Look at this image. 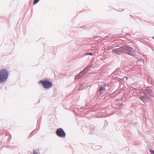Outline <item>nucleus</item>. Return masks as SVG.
<instances>
[{
  "mask_svg": "<svg viewBox=\"0 0 154 154\" xmlns=\"http://www.w3.org/2000/svg\"><path fill=\"white\" fill-rule=\"evenodd\" d=\"M105 90V88L104 87L101 86L100 88L99 91L101 92L102 91Z\"/></svg>",
  "mask_w": 154,
  "mask_h": 154,
  "instance_id": "39448f33",
  "label": "nucleus"
},
{
  "mask_svg": "<svg viewBox=\"0 0 154 154\" xmlns=\"http://www.w3.org/2000/svg\"><path fill=\"white\" fill-rule=\"evenodd\" d=\"M8 72L5 69H2L0 70V83L5 82L8 78Z\"/></svg>",
  "mask_w": 154,
  "mask_h": 154,
  "instance_id": "f03ea898",
  "label": "nucleus"
},
{
  "mask_svg": "<svg viewBox=\"0 0 154 154\" xmlns=\"http://www.w3.org/2000/svg\"><path fill=\"white\" fill-rule=\"evenodd\" d=\"M112 52L116 54H120L122 53H128L132 56H133L135 51L131 48L127 46H125L120 48L112 50Z\"/></svg>",
  "mask_w": 154,
  "mask_h": 154,
  "instance_id": "f257e3e1",
  "label": "nucleus"
},
{
  "mask_svg": "<svg viewBox=\"0 0 154 154\" xmlns=\"http://www.w3.org/2000/svg\"><path fill=\"white\" fill-rule=\"evenodd\" d=\"M87 55H92V54L91 53H89Z\"/></svg>",
  "mask_w": 154,
  "mask_h": 154,
  "instance_id": "1a4fd4ad",
  "label": "nucleus"
},
{
  "mask_svg": "<svg viewBox=\"0 0 154 154\" xmlns=\"http://www.w3.org/2000/svg\"><path fill=\"white\" fill-rule=\"evenodd\" d=\"M126 79H128V78H127V77H126Z\"/></svg>",
  "mask_w": 154,
  "mask_h": 154,
  "instance_id": "f8f14e48",
  "label": "nucleus"
},
{
  "mask_svg": "<svg viewBox=\"0 0 154 154\" xmlns=\"http://www.w3.org/2000/svg\"><path fill=\"white\" fill-rule=\"evenodd\" d=\"M143 97H140V99L143 100Z\"/></svg>",
  "mask_w": 154,
  "mask_h": 154,
  "instance_id": "9b49d317",
  "label": "nucleus"
},
{
  "mask_svg": "<svg viewBox=\"0 0 154 154\" xmlns=\"http://www.w3.org/2000/svg\"><path fill=\"white\" fill-rule=\"evenodd\" d=\"M151 152L152 154H154V151L152 150L151 151Z\"/></svg>",
  "mask_w": 154,
  "mask_h": 154,
  "instance_id": "9d476101",
  "label": "nucleus"
},
{
  "mask_svg": "<svg viewBox=\"0 0 154 154\" xmlns=\"http://www.w3.org/2000/svg\"><path fill=\"white\" fill-rule=\"evenodd\" d=\"M39 0H34L33 2V4H35L37 3Z\"/></svg>",
  "mask_w": 154,
  "mask_h": 154,
  "instance_id": "0eeeda50",
  "label": "nucleus"
},
{
  "mask_svg": "<svg viewBox=\"0 0 154 154\" xmlns=\"http://www.w3.org/2000/svg\"><path fill=\"white\" fill-rule=\"evenodd\" d=\"M33 154H38V153L35 150H34L33 151Z\"/></svg>",
  "mask_w": 154,
  "mask_h": 154,
  "instance_id": "6e6552de",
  "label": "nucleus"
},
{
  "mask_svg": "<svg viewBox=\"0 0 154 154\" xmlns=\"http://www.w3.org/2000/svg\"><path fill=\"white\" fill-rule=\"evenodd\" d=\"M152 38H153V39H154V36Z\"/></svg>",
  "mask_w": 154,
  "mask_h": 154,
  "instance_id": "ddd939ff",
  "label": "nucleus"
},
{
  "mask_svg": "<svg viewBox=\"0 0 154 154\" xmlns=\"http://www.w3.org/2000/svg\"><path fill=\"white\" fill-rule=\"evenodd\" d=\"M85 70L82 72H80L79 74V75L76 77V78H78L79 76H80L81 75H82L84 73Z\"/></svg>",
  "mask_w": 154,
  "mask_h": 154,
  "instance_id": "423d86ee",
  "label": "nucleus"
},
{
  "mask_svg": "<svg viewBox=\"0 0 154 154\" xmlns=\"http://www.w3.org/2000/svg\"><path fill=\"white\" fill-rule=\"evenodd\" d=\"M56 134L60 137H64L66 136V133L61 128L57 129L56 131Z\"/></svg>",
  "mask_w": 154,
  "mask_h": 154,
  "instance_id": "20e7f679",
  "label": "nucleus"
},
{
  "mask_svg": "<svg viewBox=\"0 0 154 154\" xmlns=\"http://www.w3.org/2000/svg\"><path fill=\"white\" fill-rule=\"evenodd\" d=\"M39 83L41 84L45 88H49L52 86V83L48 80L41 81L39 82Z\"/></svg>",
  "mask_w": 154,
  "mask_h": 154,
  "instance_id": "7ed1b4c3",
  "label": "nucleus"
}]
</instances>
